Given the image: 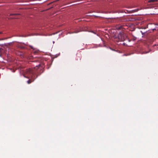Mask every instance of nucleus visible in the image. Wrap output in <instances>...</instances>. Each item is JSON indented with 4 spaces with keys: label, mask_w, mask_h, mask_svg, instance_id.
<instances>
[{
    "label": "nucleus",
    "mask_w": 158,
    "mask_h": 158,
    "mask_svg": "<svg viewBox=\"0 0 158 158\" xmlns=\"http://www.w3.org/2000/svg\"><path fill=\"white\" fill-rule=\"evenodd\" d=\"M119 41H123L125 39L124 33L123 32H120L117 37Z\"/></svg>",
    "instance_id": "1"
},
{
    "label": "nucleus",
    "mask_w": 158,
    "mask_h": 158,
    "mask_svg": "<svg viewBox=\"0 0 158 158\" xmlns=\"http://www.w3.org/2000/svg\"><path fill=\"white\" fill-rule=\"evenodd\" d=\"M40 66V64H39L38 66H36V67H38Z\"/></svg>",
    "instance_id": "11"
},
{
    "label": "nucleus",
    "mask_w": 158,
    "mask_h": 158,
    "mask_svg": "<svg viewBox=\"0 0 158 158\" xmlns=\"http://www.w3.org/2000/svg\"><path fill=\"white\" fill-rule=\"evenodd\" d=\"M15 15V14H10V15Z\"/></svg>",
    "instance_id": "10"
},
{
    "label": "nucleus",
    "mask_w": 158,
    "mask_h": 158,
    "mask_svg": "<svg viewBox=\"0 0 158 158\" xmlns=\"http://www.w3.org/2000/svg\"><path fill=\"white\" fill-rule=\"evenodd\" d=\"M31 78L32 79H33V77L32 76H31Z\"/></svg>",
    "instance_id": "7"
},
{
    "label": "nucleus",
    "mask_w": 158,
    "mask_h": 158,
    "mask_svg": "<svg viewBox=\"0 0 158 158\" xmlns=\"http://www.w3.org/2000/svg\"><path fill=\"white\" fill-rule=\"evenodd\" d=\"M33 70L30 69H27L25 72V74L27 76L30 75L31 74L33 73Z\"/></svg>",
    "instance_id": "2"
},
{
    "label": "nucleus",
    "mask_w": 158,
    "mask_h": 158,
    "mask_svg": "<svg viewBox=\"0 0 158 158\" xmlns=\"http://www.w3.org/2000/svg\"><path fill=\"white\" fill-rule=\"evenodd\" d=\"M148 52H146V53H148Z\"/></svg>",
    "instance_id": "18"
},
{
    "label": "nucleus",
    "mask_w": 158,
    "mask_h": 158,
    "mask_svg": "<svg viewBox=\"0 0 158 158\" xmlns=\"http://www.w3.org/2000/svg\"><path fill=\"white\" fill-rule=\"evenodd\" d=\"M138 10V9H136V10H135V11H137Z\"/></svg>",
    "instance_id": "12"
},
{
    "label": "nucleus",
    "mask_w": 158,
    "mask_h": 158,
    "mask_svg": "<svg viewBox=\"0 0 158 158\" xmlns=\"http://www.w3.org/2000/svg\"><path fill=\"white\" fill-rule=\"evenodd\" d=\"M80 31H75V33H77V32H79Z\"/></svg>",
    "instance_id": "8"
},
{
    "label": "nucleus",
    "mask_w": 158,
    "mask_h": 158,
    "mask_svg": "<svg viewBox=\"0 0 158 158\" xmlns=\"http://www.w3.org/2000/svg\"><path fill=\"white\" fill-rule=\"evenodd\" d=\"M92 32H93L94 34H95V33L94 32H93V31H92Z\"/></svg>",
    "instance_id": "14"
},
{
    "label": "nucleus",
    "mask_w": 158,
    "mask_h": 158,
    "mask_svg": "<svg viewBox=\"0 0 158 158\" xmlns=\"http://www.w3.org/2000/svg\"><path fill=\"white\" fill-rule=\"evenodd\" d=\"M11 18V19H13V18Z\"/></svg>",
    "instance_id": "15"
},
{
    "label": "nucleus",
    "mask_w": 158,
    "mask_h": 158,
    "mask_svg": "<svg viewBox=\"0 0 158 158\" xmlns=\"http://www.w3.org/2000/svg\"><path fill=\"white\" fill-rule=\"evenodd\" d=\"M23 76H24V77H27V78H29V77H25V75H23Z\"/></svg>",
    "instance_id": "9"
},
{
    "label": "nucleus",
    "mask_w": 158,
    "mask_h": 158,
    "mask_svg": "<svg viewBox=\"0 0 158 158\" xmlns=\"http://www.w3.org/2000/svg\"><path fill=\"white\" fill-rule=\"evenodd\" d=\"M5 52V51L4 50L1 48H0V56H2V54L3 53H4Z\"/></svg>",
    "instance_id": "3"
},
{
    "label": "nucleus",
    "mask_w": 158,
    "mask_h": 158,
    "mask_svg": "<svg viewBox=\"0 0 158 158\" xmlns=\"http://www.w3.org/2000/svg\"><path fill=\"white\" fill-rule=\"evenodd\" d=\"M31 48H33V47H31Z\"/></svg>",
    "instance_id": "16"
},
{
    "label": "nucleus",
    "mask_w": 158,
    "mask_h": 158,
    "mask_svg": "<svg viewBox=\"0 0 158 158\" xmlns=\"http://www.w3.org/2000/svg\"><path fill=\"white\" fill-rule=\"evenodd\" d=\"M35 80V79H33V81H34V80Z\"/></svg>",
    "instance_id": "17"
},
{
    "label": "nucleus",
    "mask_w": 158,
    "mask_h": 158,
    "mask_svg": "<svg viewBox=\"0 0 158 158\" xmlns=\"http://www.w3.org/2000/svg\"><path fill=\"white\" fill-rule=\"evenodd\" d=\"M116 27L117 29L119 30L121 29L122 27L121 26L118 25L116 26Z\"/></svg>",
    "instance_id": "4"
},
{
    "label": "nucleus",
    "mask_w": 158,
    "mask_h": 158,
    "mask_svg": "<svg viewBox=\"0 0 158 158\" xmlns=\"http://www.w3.org/2000/svg\"><path fill=\"white\" fill-rule=\"evenodd\" d=\"M158 0H151L149 1V2H156Z\"/></svg>",
    "instance_id": "5"
},
{
    "label": "nucleus",
    "mask_w": 158,
    "mask_h": 158,
    "mask_svg": "<svg viewBox=\"0 0 158 158\" xmlns=\"http://www.w3.org/2000/svg\"><path fill=\"white\" fill-rule=\"evenodd\" d=\"M31 82V81L30 80H29L27 81V83H28V84H30Z\"/></svg>",
    "instance_id": "6"
},
{
    "label": "nucleus",
    "mask_w": 158,
    "mask_h": 158,
    "mask_svg": "<svg viewBox=\"0 0 158 158\" xmlns=\"http://www.w3.org/2000/svg\"><path fill=\"white\" fill-rule=\"evenodd\" d=\"M2 32H0V34H2Z\"/></svg>",
    "instance_id": "13"
}]
</instances>
